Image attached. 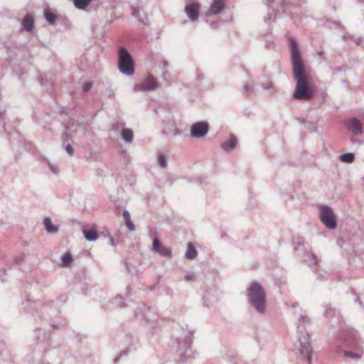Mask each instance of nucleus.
<instances>
[{
    "label": "nucleus",
    "mask_w": 364,
    "mask_h": 364,
    "mask_svg": "<svg viewBox=\"0 0 364 364\" xmlns=\"http://www.w3.org/2000/svg\"><path fill=\"white\" fill-rule=\"evenodd\" d=\"M50 170L55 174H57L58 173V168L55 165L51 164L50 163H48Z\"/></svg>",
    "instance_id": "obj_38"
},
{
    "label": "nucleus",
    "mask_w": 364,
    "mask_h": 364,
    "mask_svg": "<svg viewBox=\"0 0 364 364\" xmlns=\"http://www.w3.org/2000/svg\"><path fill=\"white\" fill-rule=\"evenodd\" d=\"M21 260H22V258H21V257H18V258H17V259H16V262H20V261H21Z\"/></svg>",
    "instance_id": "obj_52"
},
{
    "label": "nucleus",
    "mask_w": 364,
    "mask_h": 364,
    "mask_svg": "<svg viewBox=\"0 0 364 364\" xmlns=\"http://www.w3.org/2000/svg\"><path fill=\"white\" fill-rule=\"evenodd\" d=\"M209 131V124L205 121L193 123L191 127V135L197 139L205 136Z\"/></svg>",
    "instance_id": "obj_12"
},
{
    "label": "nucleus",
    "mask_w": 364,
    "mask_h": 364,
    "mask_svg": "<svg viewBox=\"0 0 364 364\" xmlns=\"http://www.w3.org/2000/svg\"><path fill=\"white\" fill-rule=\"evenodd\" d=\"M118 68L119 71L126 75H132L134 73V61L130 53L124 47L118 51Z\"/></svg>",
    "instance_id": "obj_5"
},
{
    "label": "nucleus",
    "mask_w": 364,
    "mask_h": 364,
    "mask_svg": "<svg viewBox=\"0 0 364 364\" xmlns=\"http://www.w3.org/2000/svg\"><path fill=\"white\" fill-rule=\"evenodd\" d=\"M267 3L269 4V3H272L274 1V0H267Z\"/></svg>",
    "instance_id": "obj_54"
},
{
    "label": "nucleus",
    "mask_w": 364,
    "mask_h": 364,
    "mask_svg": "<svg viewBox=\"0 0 364 364\" xmlns=\"http://www.w3.org/2000/svg\"><path fill=\"white\" fill-rule=\"evenodd\" d=\"M304 248V243L302 242H298L297 245L294 247V250L298 252L300 249Z\"/></svg>",
    "instance_id": "obj_42"
},
{
    "label": "nucleus",
    "mask_w": 364,
    "mask_h": 364,
    "mask_svg": "<svg viewBox=\"0 0 364 364\" xmlns=\"http://www.w3.org/2000/svg\"><path fill=\"white\" fill-rule=\"evenodd\" d=\"M301 123L305 125V128L310 132H315L317 131V126L314 122H309L304 119L299 120Z\"/></svg>",
    "instance_id": "obj_27"
},
{
    "label": "nucleus",
    "mask_w": 364,
    "mask_h": 364,
    "mask_svg": "<svg viewBox=\"0 0 364 364\" xmlns=\"http://www.w3.org/2000/svg\"><path fill=\"white\" fill-rule=\"evenodd\" d=\"M225 6V0H213L210 8L205 11L206 16H210L220 14Z\"/></svg>",
    "instance_id": "obj_14"
},
{
    "label": "nucleus",
    "mask_w": 364,
    "mask_h": 364,
    "mask_svg": "<svg viewBox=\"0 0 364 364\" xmlns=\"http://www.w3.org/2000/svg\"><path fill=\"white\" fill-rule=\"evenodd\" d=\"M159 88V83L156 78L149 75L145 80L134 86V90L140 92H151Z\"/></svg>",
    "instance_id": "obj_11"
},
{
    "label": "nucleus",
    "mask_w": 364,
    "mask_h": 364,
    "mask_svg": "<svg viewBox=\"0 0 364 364\" xmlns=\"http://www.w3.org/2000/svg\"><path fill=\"white\" fill-rule=\"evenodd\" d=\"M243 92L245 94H250L254 90V83L252 80H248L243 83L242 85Z\"/></svg>",
    "instance_id": "obj_26"
},
{
    "label": "nucleus",
    "mask_w": 364,
    "mask_h": 364,
    "mask_svg": "<svg viewBox=\"0 0 364 364\" xmlns=\"http://www.w3.org/2000/svg\"><path fill=\"white\" fill-rule=\"evenodd\" d=\"M319 218L321 221L330 230L336 228V220L332 210L327 205H323L319 209Z\"/></svg>",
    "instance_id": "obj_8"
},
{
    "label": "nucleus",
    "mask_w": 364,
    "mask_h": 364,
    "mask_svg": "<svg viewBox=\"0 0 364 364\" xmlns=\"http://www.w3.org/2000/svg\"><path fill=\"white\" fill-rule=\"evenodd\" d=\"M289 43L293 67V78L296 83L292 93V98L298 101H309L316 95V87L311 82L310 76L305 71L304 65L296 41L291 38Z\"/></svg>",
    "instance_id": "obj_1"
},
{
    "label": "nucleus",
    "mask_w": 364,
    "mask_h": 364,
    "mask_svg": "<svg viewBox=\"0 0 364 364\" xmlns=\"http://www.w3.org/2000/svg\"><path fill=\"white\" fill-rule=\"evenodd\" d=\"M122 215L125 221L131 220V216L128 210H124L122 212Z\"/></svg>",
    "instance_id": "obj_39"
},
{
    "label": "nucleus",
    "mask_w": 364,
    "mask_h": 364,
    "mask_svg": "<svg viewBox=\"0 0 364 364\" xmlns=\"http://www.w3.org/2000/svg\"><path fill=\"white\" fill-rule=\"evenodd\" d=\"M71 132L72 131L70 128H67V131L63 134V139L65 140H68V136L70 134Z\"/></svg>",
    "instance_id": "obj_41"
},
{
    "label": "nucleus",
    "mask_w": 364,
    "mask_h": 364,
    "mask_svg": "<svg viewBox=\"0 0 364 364\" xmlns=\"http://www.w3.org/2000/svg\"><path fill=\"white\" fill-rule=\"evenodd\" d=\"M109 242H110V245L114 246V239L113 238H110L109 240Z\"/></svg>",
    "instance_id": "obj_49"
},
{
    "label": "nucleus",
    "mask_w": 364,
    "mask_h": 364,
    "mask_svg": "<svg viewBox=\"0 0 364 364\" xmlns=\"http://www.w3.org/2000/svg\"><path fill=\"white\" fill-rule=\"evenodd\" d=\"M127 227L131 231L135 230V225L132 223V220L125 221Z\"/></svg>",
    "instance_id": "obj_36"
},
{
    "label": "nucleus",
    "mask_w": 364,
    "mask_h": 364,
    "mask_svg": "<svg viewBox=\"0 0 364 364\" xmlns=\"http://www.w3.org/2000/svg\"><path fill=\"white\" fill-rule=\"evenodd\" d=\"M199 4L198 3L187 4L185 6V13L191 21H196L199 17Z\"/></svg>",
    "instance_id": "obj_15"
},
{
    "label": "nucleus",
    "mask_w": 364,
    "mask_h": 364,
    "mask_svg": "<svg viewBox=\"0 0 364 364\" xmlns=\"http://www.w3.org/2000/svg\"><path fill=\"white\" fill-rule=\"evenodd\" d=\"M65 149L70 156H72L73 154V149L70 144H67L65 146Z\"/></svg>",
    "instance_id": "obj_40"
},
{
    "label": "nucleus",
    "mask_w": 364,
    "mask_h": 364,
    "mask_svg": "<svg viewBox=\"0 0 364 364\" xmlns=\"http://www.w3.org/2000/svg\"><path fill=\"white\" fill-rule=\"evenodd\" d=\"M152 251L161 257L171 259L172 258L171 249L162 245L159 239L154 238L152 244Z\"/></svg>",
    "instance_id": "obj_13"
},
{
    "label": "nucleus",
    "mask_w": 364,
    "mask_h": 364,
    "mask_svg": "<svg viewBox=\"0 0 364 364\" xmlns=\"http://www.w3.org/2000/svg\"><path fill=\"white\" fill-rule=\"evenodd\" d=\"M43 225L46 230L48 233L54 234L58 231V227L53 224L52 220L49 217H46L44 218Z\"/></svg>",
    "instance_id": "obj_19"
},
{
    "label": "nucleus",
    "mask_w": 364,
    "mask_h": 364,
    "mask_svg": "<svg viewBox=\"0 0 364 364\" xmlns=\"http://www.w3.org/2000/svg\"><path fill=\"white\" fill-rule=\"evenodd\" d=\"M247 296L250 305L259 314L266 311V294L262 286L257 282H252L247 289Z\"/></svg>",
    "instance_id": "obj_3"
},
{
    "label": "nucleus",
    "mask_w": 364,
    "mask_h": 364,
    "mask_svg": "<svg viewBox=\"0 0 364 364\" xmlns=\"http://www.w3.org/2000/svg\"><path fill=\"white\" fill-rule=\"evenodd\" d=\"M235 145L236 138L235 136H231L228 141L223 142L220 147L225 151L228 152L232 150L235 147Z\"/></svg>",
    "instance_id": "obj_22"
},
{
    "label": "nucleus",
    "mask_w": 364,
    "mask_h": 364,
    "mask_svg": "<svg viewBox=\"0 0 364 364\" xmlns=\"http://www.w3.org/2000/svg\"><path fill=\"white\" fill-rule=\"evenodd\" d=\"M299 306V304L298 303H296V302H294L291 304V307L293 308V309H296V307Z\"/></svg>",
    "instance_id": "obj_46"
},
{
    "label": "nucleus",
    "mask_w": 364,
    "mask_h": 364,
    "mask_svg": "<svg viewBox=\"0 0 364 364\" xmlns=\"http://www.w3.org/2000/svg\"><path fill=\"white\" fill-rule=\"evenodd\" d=\"M23 28L26 31H31L34 27V20L31 14H26L22 21Z\"/></svg>",
    "instance_id": "obj_20"
},
{
    "label": "nucleus",
    "mask_w": 364,
    "mask_h": 364,
    "mask_svg": "<svg viewBox=\"0 0 364 364\" xmlns=\"http://www.w3.org/2000/svg\"><path fill=\"white\" fill-rule=\"evenodd\" d=\"M126 353H127V352H124V351H123V352H122V353H120L119 356V357H117V358H116L114 359V363H117V362H118V360H119V357H121V356H122V355H125Z\"/></svg>",
    "instance_id": "obj_45"
},
{
    "label": "nucleus",
    "mask_w": 364,
    "mask_h": 364,
    "mask_svg": "<svg viewBox=\"0 0 364 364\" xmlns=\"http://www.w3.org/2000/svg\"><path fill=\"white\" fill-rule=\"evenodd\" d=\"M354 42L356 45L358 46H361L362 43H363V38L361 37H357L355 38V39L354 40Z\"/></svg>",
    "instance_id": "obj_43"
},
{
    "label": "nucleus",
    "mask_w": 364,
    "mask_h": 364,
    "mask_svg": "<svg viewBox=\"0 0 364 364\" xmlns=\"http://www.w3.org/2000/svg\"><path fill=\"white\" fill-rule=\"evenodd\" d=\"M65 325V320L63 318H61L57 323L53 322L51 321L49 322V326L53 328H60L64 326Z\"/></svg>",
    "instance_id": "obj_32"
},
{
    "label": "nucleus",
    "mask_w": 364,
    "mask_h": 364,
    "mask_svg": "<svg viewBox=\"0 0 364 364\" xmlns=\"http://www.w3.org/2000/svg\"><path fill=\"white\" fill-rule=\"evenodd\" d=\"M121 299V300L124 299V298L122 296H117L116 297V300H117V299Z\"/></svg>",
    "instance_id": "obj_51"
},
{
    "label": "nucleus",
    "mask_w": 364,
    "mask_h": 364,
    "mask_svg": "<svg viewBox=\"0 0 364 364\" xmlns=\"http://www.w3.org/2000/svg\"><path fill=\"white\" fill-rule=\"evenodd\" d=\"M344 355L346 357H349L351 358H360V357H361L360 355H359L358 353H353L351 351H344Z\"/></svg>",
    "instance_id": "obj_34"
},
{
    "label": "nucleus",
    "mask_w": 364,
    "mask_h": 364,
    "mask_svg": "<svg viewBox=\"0 0 364 364\" xmlns=\"http://www.w3.org/2000/svg\"><path fill=\"white\" fill-rule=\"evenodd\" d=\"M92 0H73L74 5L79 9L86 8Z\"/></svg>",
    "instance_id": "obj_29"
},
{
    "label": "nucleus",
    "mask_w": 364,
    "mask_h": 364,
    "mask_svg": "<svg viewBox=\"0 0 364 364\" xmlns=\"http://www.w3.org/2000/svg\"><path fill=\"white\" fill-rule=\"evenodd\" d=\"M318 279H321V280H322V279H324V277H323V276H322V275H321V274H318Z\"/></svg>",
    "instance_id": "obj_50"
},
{
    "label": "nucleus",
    "mask_w": 364,
    "mask_h": 364,
    "mask_svg": "<svg viewBox=\"0 0 364 364\" xmlns=\"http://www.w3.org/2000/svg\"><path fill=\"white\" fill-rule=\"evenodd\" d=\"M201 79H202V77H200V75H198V77H197V80H201Z\"/></svg>",
    "instance_id": "obj_55"
},
{
    "label": "nucleus",
    "mask_w": 364,
    "mask_h": 364,
    "mask_svg": "<svg viewBox=\"0 0 364 364\" xmlns=\"http://www.w3.org/2000/svg\"><path fill=\"white\" fill-rule=\"evenodd\" d=\"M126 267H127V270L128 272H130V269H129V265H128V264H127V263H126Z\"/></svg>",
    "instance_id": "obj_53"
},
{
    "label": "nucleus",
    "mask_w": 364,
    "mask_h": 364,
    "mask_svg": "<svg viewBox=\"0 0 364 364\" xmlns=\"http://www.w3.org/2000/svg\"><path fill=\"white\" fill-rule=\"evenodd\" d=\"M220 290L217 286L213 285L208 287L203 294V305L208 307L212 306L218 302Z\"/></svg>",
    "instance_id": "obj_9"
},
{
    "label": "nucleus",
    "mask_w": 364,
    "mask_h": 364,
    "mask_svg": "<svg viewBox=\"0 0 364 364\" xmlns=\"http://www.w3.org/2000/svg\"><path fill=\"white\" fill-rule=\"evenodd\" d=\"M132 15L143 24L146 23V14L141 6V3H138L136 6L132 8Z\"/></svg>",
    "instance_id": "obj_17"
},
{
    "label": "nucleus",
    "mask_w": 364,
    "mask_h": 364,
    "mask_svg": "<svg viewBox=\"0 0 364 364\" xmlns=\"http://www.w3.org/2000/svg\"><path fill=\"white\" fill-rule=\"evenodd\" d=\"M179 132L178 129H176V134H177Z\"/></svg>",
    "instance_id": "obj_56"
},
{
    "label": "nucleus",
    "mask_w": 364,
    "mask_h": 364,
    "mask_svg": "<svg viewBox=\"0 0 364 364\" xmlns=\"http://www.w3.org/2000/svg\"><path fill=\"white\" fill-rule=\"evenodd\" d=\"M363 182H364V176L363 177Z\"/></svg>",
    "instance_id": "obj_58"
},
{
    "label": "nucleus",
    "mask_w": 364,
    "mask_h": 364,
    "mask_svg": "<svg viewBox=\"0 0 364 364\" xmlns=\"http://www.w3.org/2000/svg\"><path fill=\"white\" fill-rule=\"evenodd\" d=\"M30 301L28 300L25 303L23 302L22 304L23 305V308L26 309L27 306L29 304Z\"/></svg>",
    "instance_id": "obj_47"
},
{
    "label": "nucleus",
    "mask_w": 364,
    "mask_h": 364,
    "mask_svg": "<svg viewBox=\"0 0 364 364\" xmlns=\"http://www.w3.org/2000/svg\"><path fill=\"white\" fill-rule=\"evenodd\" d=\"M184 279L187 282L193 280L195 279V273L193 272H187L184 276Z\"/></svg>",
    "instance_id": "obj_35"
},
{
    "label": "nucleus",
    "mask_w": 364,
    "mask_h": 364,
    "mask_svg": "<svg viewBox=\"0 0 364 364\" xmlns=\"http://www.w3.org/2000/svg\"><path fill=\"white\" fill-rule=\"evenodd\" d=\"M194 331L188 326L181 327L180 335L177 337V353L183 362H186L192 357L191 344Z\"/></svg>",
    "instance_id": "obj_4"
},
{
    "label": "nucleus",
    "mask_w": 364,
    "mask_h": 364,
    "mask_svg": "<svg viewBox=\"0 0 364 364\" xmlns=\"http://www.w3.org/2000/svg\"><path fill=\"white\" fill-rule=\"evenodd\" d=\"M73 260V257L70 252H65L61 257V264L63 267H68Z\"/></svg>",
    "instance_id": "obj_28"
},
{
    "label": "nucleus",
    "mask_w": 364,
    "mask_h": 364,
    "mask_svg": "<svg viewBox=\"0 0 364 364\" xmlns=\"http://www.w3.org/2000/svg\"><path fill=\"white\" fill-rule=\"evenodd\" d=\"M163 63H164V68H166L168 65V61L166 60H164Z\"/></svg>",
    "instance_id": "obj_48"
},
{
    "label": "nucleus",
    "mask_w": 364,
    "mask_h": 364,
    "mask_svg": "<svg viewBox=\"0 0 364 364\" xmlns=\"http://www.w3.org/2000/svg\"><path fill=\"white\" fill-rule=\"evenodd\" d=\"M44 17L47 22L50 24H53L56 21V15L54 14L50 9H47L44 10Z\"/></svg>",
    "instance_id": "obj_25"
},
{
    "label": "nucleus",
    "mask_w": 364,
    "mask_h": 364,
    "mask_svg": "<svg viewBox=\"0 0 364 364\" xmlns=\"http://www.w3.org/2000/svg\"><path fill=\"white\" fill-rule=\"evenodd\" d=\"M340 240H341L340 239L337 240L338 244H339Z\"/></svg>",
    "instance_id": "obj_57"
},
{
    "label": "nucleus",
    "mask_w": 364,
    "mask_h": 364,
    "mask_svg": "<svg viewBox=\"0 0 364 364\" xmlns=\"http://www.w3.org/2000/svg\"><path fill=\"white\" fill-rule=\"evenodd\" d=\"M157 163L160 167L165 168L167 167V159L164 154H159L157 157Z\"/></svg>",
    "instance_id": "obj_31"
},
{
    "label": "nucleus",
    "mask_w": 364,
    "mask_h": 364,
    "mask_svg": "<svg viewBox=\"0 0 364 364\" xmlns=\"http://www.w3.org/2000/svg\"><path fill=\"white\" fill-rule=\"evenodd\" d=\"M123 141L129 144L133 140V132L130 129H123L121 134Z\"/></svg>",
    "instance_id": "obj_24"
},
{
    "label": "nucleus",
    "mask_w": 364,
    "mask_h": 364,
    "mask_svg": "<svg viewBox=\"0 0 364 364\" xmlns=\"http://www.w3.org/2000/svg\"><path fill=\"white\" fill-rule=\"evenodd\" d=\"M323 308L325 309V316L330 318L331 327L335 330L338 328L340 331H343L345 326L340 312L331 309L329 304L323 305Z\"/></svg>",
    "instance_id": "obj_7"
},
{
    "label": "nucleus",
    "mask_w": 364,
    "mask_h": 364,
    "mask_svg": "<svg viewBox=\"0 0 364 364\" xmlns=\"http://www.w3.org/2000/svg\"><path fill=\"white\" fill-rule=\"evenodd\" d=\"M304 257V262H306L311 268L314 269L318 266V262L316 256L314 253L306 252Z\"/></svg>",
    "instance_id": "obj_18"
},
{
    "label": "nucleus",
    "mask_w": 364,
    "mask_h": 364,
    "mask_svg": "<svg viewBox=\"0 0 364 364\" xmlns=\"http://www.w3.org/2000/svg\"><path fill=\"white\" fill-rule=\"evenodd\" d=\"M186 258L187 259H194L197 257V251L194 245L189 242L186 252Z\"/></svg>",
    "instance_id": "obj_23"
},
{
    "label": "nucleus",
    "mask_w": 364,
    "mask_h": 364,
    "mask_svg": "<svg viewBox=\"0 0 364 364\" xmlns=\"http://www.w3.org/2000/svg\"><path fill=\"white\" fill-rule=\"evenodd\" d=\"M59 313L58 308L54 301H50L43 304L40 311H36L34 316L43 317L45 320L51 319L58 316Z\"/></svg>",
    "instance_id": "obj_10"
},
{
    "label": "nucleus",
    "mask_w": 364,
    "mask_h": 364,
    "mask_svg": "<svg viewBox=\"0 0 364 364\" xmlns=\"http://www.w3.org/2000/svg\"><path fill=\"white\" fill-rule=\"evenodd\" d=\"M348 128L350 130L353 134L358 136L363 133L362 124L358 118L353 117L348 120Z\"/></svg>",
    "instance_id": "obj_16"
},
{
    "label": "nucleus",
    "mask_w": 364,
    "mask_h": 364,
    "mask_svg": "<svg viewBox=\"0 0 364 364\" xmlns=\"http://www.w3.org/2000/svg\"><path fill=\"white\" fill-rule=\"evenodd\" d=\"M340 159L343 162L350 164L354 161L355 155L353 153L343 154L340 156Z\"/></svg>",
    "instance_id": "obj_30"
},
{
    "label": "nucleus",
    "mask_w": 364,
    "mask_h": 364,
    "mask_svg": "<svg viewBox=\"0 0 364 364\" xmlns=\"http://www.w3.org/2000/svg\"><path fill=\"white\" fill-rule=\"evenodd\" d=\"M136 316L144 320L148 324L154 326L159 315L155 306L141 304L136 311Z\"/></svg>",
    "instance_id": "obj_6"
},
{
    "label": "nucleus",
    "mask_w": 364,
    "mask_h": 364,
    "mask_svg": "<svg viewBox=\"0 0 364 364\" xmlns=\"http://www.w3.org/2000/svg\"><path fill=\"white\" fill-rule=\"evenodd\" d=\"M83 235L85 239L90 242L96 241L98 239V234L97 230L93 228H89L83 230Z\"/></svg>",
    "instance_id": "obj_21"
},
{
    "label": "nucleus",
    "mask_w": 364,
    "mask_h": 364,
    "mask_svg": "<svg viewBox=\"0 0 364 364\" xmlns=\"http://www.w3.org/2000/svg\"><path fill=\"white\" fill-rule=\"evenodd\" d=\"M132 287L131 286H128L126 289V296L129 297L132 295Z\"/></svg>",
    "instance_id": "obj_44"
},
{
    "label": "nucleus",
    "mask_w": 364,
    "mask_h": 364,
    "mask_svg": "<svg viewBox=\"0 0 364 364\" xmlns=\"http://www.w3.org/2000/svg\"><path fill=\"white\" fill-rule=\"evenodd\" d=\"M309 324L310 318L306 311L301 309L299 318L296 320L297 333L300 343V352L303 355L304 359L307 362V364L311 363V353H312L310 336L306 332V326Z\"/></svg>",
    "instance_id": "obj_2"
},
{
    "label": "nucleus",
    "mask_w": 364,
    "mask_h": 364,
    "mask_svg": "<svg viewBox=\"0 0 364 364\" xmlns=\"http://www.w3.org/2000/svg\"><path fill=\"white\" fill-rule=\"evenodd\" d=\"M262 87L267 90H272L274 88V85L271 81L267 80L266 82L262 83Z\"/></svg>",
    "instance_id": "obj_33"
},
{
    "label": "nucleus",
    "mask_w": 364,
    "mask_h": 364,
    "mask_svg": "<svg viewBox=\"0 0 364 364\" xmlns=\"http://www.w3.org/2000/svg\"><path fill=\"white\" fill-rule=\"evenodd\" d=\"M91 87H92V83L87 82L84 84V85L82 87V90L85 92H87L91 89Z\"/></svg>",
    "instance_id": "obj_37"
}]
</instances>
